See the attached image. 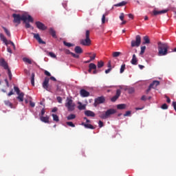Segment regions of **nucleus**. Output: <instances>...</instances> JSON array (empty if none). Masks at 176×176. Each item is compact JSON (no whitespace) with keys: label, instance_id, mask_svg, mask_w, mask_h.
<instances>
[{"label":"nucleus","instance_id":"1","mask_svg":"<svg viewBox=\"0 0 176 176\" xmlns=\"http://www.w3.org/2000/svg\"><path fill=\"white\" fill-rule=\"evenodd\" d=\"M12 17L14 19L13 23L16 24H21V21H23V23H25L27 21L28 23H34V19L31 15L23 14L21 16L20 14H12Z\"/></svg>","mask_w":176,"mask_h":176},{"label":"nucleus","instance_id":"2","mask_svg":"<svg viewBox=\"0 0 176 176\" xmlns=\"http://www.w3.org/2000/svg\"><path fill=\"white\" fill-rule=\"evenodd\" d=\"M168 53V44L158 43V54L160 56H166Z\"/></svg>","mask_w":176,"mask_h":176},{"label":"nucleus","instance_id":"3","mask_svg":"<svg viewBox=\"0 0 176 176\" xmlns=\"http://www.w3.org/2000/svg\"><path fill=\"white\" fill-rule=\"evenodd\" d=\"M65 107L67 108V110L69 111H72L75 110V103L74 102V100H72L71 98H67Z\"/></svg>","mask_w":176,"mask_h":176},{"label":"nucleus","instance_id":"4","mask_svg":"<svg viewBox=\"0 0 176 176\" xmlns=\"http://www.w3.org/2000/svg\"><path fill=\"white\" fill-rule=\"evenodd\" d=\"M114 113H116V110L114 109H109L105 111V113L100 115V118L101 119H108L111 115H114Z\"/></svg>","mask_w":176,"mask_h":176},{"label":"nucleus","instance_id":"5","mask_svg":"<svg viewBox=\"0 0 176 176\" xmlns=\"http://www.w3.org/2000/svg\"><path fill=\"white\" fill-rule=\"evenodd\" d=\"M141 45V36L136 35L135 41L133 40L131 41V47H138Z\"/></svg>","mask_w":176,"mask_h":176},{"label":"nucleus","instance_id":"6","mask_svg":"<svg viewBox=\"0 0 176 176\" xmlns=\"http://www.w3.org/2000/svg\"><path fill=\"white\" fill-rule=\"evenodd\" d=\"M104 102H105V97H98L94 100V106L97 107L98 105H100V104H104Z\"/></svg>","mask_w":176,"mask_h":176},{"label":"nucleus","instance_id":"7","mask_svg":"<svg viewBox=\"0 0 176 176\" xmlns=\"http://www.w3.org/2000/svg\"><path fill=\"white\" fill-rule=\"evenodd\" d=\"M0 67H3V68L7 70L9 69V65H8V62L3 58H0Z\"/></svg>","mask_w":176,"mask_h":176},{"label":"nucleus","instance_id":"8","mask_svg":"<svg viewBox=\"0 0 176 176\" xmlns=\"http://www.w3.org/2000/svg\"><path fill=\"white\" fill-rule=\"evenodd\" d=\"M49 80H50V79L47 77H45L43 82V89L47 90V91H50V90L49 89Z\"/></svg>","mask_w":176,"mask_h":176},{"label":"nucleus","instance_id":"9","mask_svg":"<svg viewBox=\"0 0 176 176\" xmlns=\"http://www.w3.org/2000/svg\"><path fill=\"white\" fill-rule=\"evenodd\" d=\"M36 25L38 30L41 31H45V30H47V27L45 25V24L42 23L41 21H36Z\"/></svg>","mask_w":176,"mask_h":176},{"label":"nucleus","instance_id":"10","mask_svg":"<svg viewBox=\"0 0 176 176\" xmlns=\"http://www.w3.org/2000/svg\"><path fill=\"white\" fill-rule=\"evenodd\" d=\"M120 94H122V91H120V89H117L116 94V96H113L111 98V102H115L118 100V98H119V97H120Z\"/></svg>","mask_w":176,"mask_h":176},{"label":"nucleus","instance_id":"11","mask_svg":"<svg viewBox=\"0 0 176 176\" xmlns=\"http://www.w3.org/2000/svg\"><path fill=\"white\" fill-rule=\"evenodd\" d=\"M33 35H34V38L36 39L38 43H41V45H46V42L43 41L42 38H41V36H39V34L33 33Z\"/></svg>","mask_w":176,"mask_h":176},{"label":"nucleus","instance_id":"12","mask_svg":"<svg viewBox=\"0 0 176 176\" xmlns=\"http://www.w3.org/2000/svg\"><path fill=\"white\" fill-rule=\"evenodd\" d=\"M80 43L83 46H90V45H91V40H90V38H85V39L81 40Z\"/></svg>","mask_w":176,"mask_h":176},{"label":"nucleus","instance_id":"13","mask_svg":"<svg viewBox=\"0 0 176 176\" xmlns=\"http://www.w3.org/2000/svg\"><path fill=\"white\" fill-rule=\"evenodd\" d=\"M80 95L81 97H89L90 96V92L87 91L86 89H80Z\"/></svg>","mask_w":176,"mask_h":176},{"label":"nucleus","instance_id":"14","mask_svg":"<svg viewBox=\"0 0 176 176\" xmlns=\"http://www.w3.org/2000/svg\"><path fill=\"white\" fill-rule=\"evenodd\" d=\"M167 12H168V10H162L161 11H157L156 10H154L153 11V16H157L158 14H164V13H167Z\"/></svg>","mask_w":176,"mask_h":176},{"label":"nucleus","instance_id":"15","mask_svg":"<svg viewBox=\"0 0 176 176\" xmlns=\"http://www.w3.org/2000/svg\"><path fill=\"white\" fill-rule=\"evenodd\" d=\"M85 115L86 116H89L91 118H94V116H96V113H94V112L90 111V110H87L85 111Z\"/></svg>","mask_w":176,"mask_h":176},{"label":"nucleus","instance_id":"16","mask_svg":"<svg viewBox=\"0 0 176 176\" xmlns=\"http://www.w3.org/2000/svg\"><path fill=\"white\" fill-rule=\"evenodd\" d=\"M93 69H97V65H96V64H94V63H90L89 65L88 72L89 74H91V71H93Z\"/></svg>","mask_w":176,"mask_h":176},{"label":"nucleus","instance_id":"17","mask_svg":"<svg viewBox=\"0 0 176 176\" xmlns=\"http://www.w3.org/2000/svg\"><path fill=\"white\" fill-rule=\"evenodd\" d=\"M131 63L133 65H137V64H138V59L137 58V56H135V54L133 55Z\"/></svg>","mask_w":176,"mask_h":176},{"label":"nucleus","instance_id":"18","mask_svg":"<svg viewBox=\"0 0 176 176\" xmlns=\"http://www.w3.org/2000/svg\"><path fill=\"white\" fill-rule=\"evenodd\" d=\"M16 98L17 100H19V101L23 102V101H24V93L20 92L19 94H18V96Z\"/></svg>","mask_w":176,"mask_h":176},{"label":"nucleus","instance_id":"19","mask_svg":"<svg viewBox=\"0 0 176 176\" xmlns=\"http://www.w3.org/2000/svg\"><path fill=\"white\" fill-rule=\"evenodd\" d=\"M50 34L52 35V38H54V39H57V35L56 34V30L53 28H50Z\"/></svg>","mask_w":176,"mask_h":176},{"label":"nucleus","instance_id":"20","mask_svg":"<svg viewBox=\"0 0 176 176\" xmlns=\"http://www.w3.org/2000/svg\"><path fill=\"white\" fill-rule=\"evenodd\" d=\"M82 126H84L85 129H90L91 130H94V129H96L91 124H85V122H82Z\"/></svg>","mask_w":176,"mask_h":176},{"label":"nucleus","instance_id":"21","mask_svg":"<svg viewBox=\"0 0 176 176\" xmlns=\"http://www.w3.org/2000/svg\"><path fill=\"white\" fill-rule=\"evenodd\" d=\"M74 51L77 54H82L83 53V50L80 46H76L74 49Z\"/></svg>","mask_w":176,"mask_h":176},{"label":"nucleus","instance_id":"22","mask_svg":"<svg viewBox=\"0 0 176 176\" xmlns=\"http://www.w3.org/2000/svg\"><path fill=\"white\" fill-rule=\"evenodd\" d=\"M143 40H144L143 45H148L151 43V40H149V36H144L143 37Z\"/></svg>","mask_w":176,"mask_h":176},{"label":"nucleus","instance_id":"23","mask_svg":"<svg viewBox=\"0 0 176 176\" xmlns=\"http://www.w3.org/2000/svg\"><path fill=\"white\" fill-rule=\"evenodd\" d=\"M78 109L80 111H83L86 109V104H82V102H78Z\"/></svg>","mask_w":176,"mask_h":176},{"label":"nucleus","instance_id":"24","mask_svg":"<svg viewBox=\"0 0 176 176\" xmlns=\"http://www.w3.org/2000/svg\"><path fill=\"white\" fill-rule=\"evenodd\" d=\"M2 28L4 30L5 33L6 34L7 36H8V38H10V36H12L10 31L8 30V28H6V27L2 26Z\"/></svg>","mask_w":176,"mask_h":176},{"label":"nucleus","instance_id":"25","mask_svg":"<svg viewBox=\"0 0 176 176\" xmlns=\"http://www.w3.org/2000/svg\"><path fill=\"white\" fill-rule=\"evenodd\" d=\"M160 85V82L157 80H154L151 84V87H157Z\"/></svg>","mask_w":176,"mask_h":176},{"label":"nucleus","instance_id":"26","mask_svg":"<svg viewBox=\"0 0 176 176\" xmlns=\"http://www.w3.org/2000/svg\"><path fill=\"white\" fill-rule=\"evenodd\" d=\"M0 38L1 39V41H3V42H4V43H6V45H8V39H6V37H5V35H3V34H0Z\"/></svg>","mask_w":176,"mask_h":176},{"label":"nucleus","instance_id":"27","mask_svg":"<svg viewBox=\"0 0 176 176\" xmlns=\"http://www.w3.org/2000/svg\"><path fill=\"white\" fill-rule=\"evenodd\" d=\"M40 119L41 122H43L44 123H49V117L47 116L46 117L41 116Z\"/></svg>","mask_w":176,"mask_h":176},{"label":"nucleus","instance_id":"28","mask_svg":"<svg viewBox=\"0 0 176 176\" xmlns=\"http://www.w3.org/2000/svg\"><path fill=\"white\" fill-rule=\"evenodd\" d=\"M31 84H32V86H35V73L32 74Z\"/></svg>","mask_w":176,"mask_h":176},{"label":"nucleus","instance_id":"29","mask_svg":"<svg viewBox=\"0 0 176 176\" xmlns=\"http://www.w3.org/2000/svg\"><path fill=\"white\" fill-rule=\"evenodd\" d=\"M54 122H60V119L58 118V116L57 114H52Z\"/></svg>","mask_w":176,"mask_h":176},{"label":"nucleus","instance_id":"30","mask_svg":"<svg viewBox=\"0 0 176 176\" xmlns=\"http://www.w3.org/2000/svg\"><path fill=\"white\" fill-rule=\"evenodd\" d=\"M126 107H127L126 104H120L117 105L118 109H126Z\"/></svg>","mask_w":176,"mask_h":176},{"label":"nucleus","instance_id":"31","mask_svg":"<svg viewBox=\"0 0 176 176\" xmlns=\"http://www.w3.org/2000/svg\"><path fill=\"white\" fill-rule=\"evenodd\" d=\"M4 104L6 107H10V108H13V104L9 100H4Z\"/></svg>","mask_w":176,"mask_h":176},{"label":"nucleus","instance_id":"32","mask_svg":"<svg viewBox=\"0 0 176 176\" xmlns=\"http://www.w3.org/2000/svg\"><path fill=\"white\" fill-rule=\"evenodd\" d=\"M126 5H127V2L122 1L121 3H118L117 4H115L114 6H116V7H120V6H124Z\"/></svg>","mask_w":176,"mask_h":176},{"label":"nucleus","instance_id":"33","mask_svg":"<svg viewBox=\"0 0 176 176\" xmlns=\"http://www.w3.org/2000/svg\"><path fill=\"white\" fill-rule=\"evenodd\" d=\"M76 118V116L75 114H70L67 117V120H72L73 119H75Z\"/></svg>","mask_w":176,"mask_h":176},{"label":"nucleus","instance_id":"34","mask_svg":"<svg viewBox=\"0 0 176 176\" xmlns=\"http://www.w3.org/2000/svg\"><path fill=\"white\" fill-rule=\"evenodd\" d=\"M124 69H126V64L124 63L121 65V68L120 69V73L123 74V72H124Z\"/></svg>","mask_w":176,"mask_h":176},{"label":"nucleus","instance_id":"35","mask_svg":"<svg viewBox=\"0 0 176 176\" xmlns=\"http://www.w3.org/2000/svg\"><path fill=\"white\" fill-rule=\"evenodd\" d=\"M23 60L24 63H27L28 64H32V61L28 58H23Z\"/></svg>","mask_w":176,"mask_h":176},{"label":"nucleus","instance_id":"36","mask_svg":"<svg viewBox=\"0 0 176 176\" xmlns=\"http://www.w3.org/2000/svg\"><path fill=\"white\" fill-rule=\"evenodd\" d=\"M104 67V61L100 60L98 62V68H102Z\"/></svg>","mask_w":176,"mask_h":176},{"label":"nucleus","instance_id":"37","mask_svg":"<svg viewBox=\"0 0 176 176\" xmlns=\"http://www.w3.org/2000/svg\"><path fill=\"white\" fill-rule=\"evenodd\" d=\"M122 54L120 52H113V57H119Z\"/></svg>","mask_w":176,"mask_h":176},{"label":"nucleus","instance_id":"38","mask_svg":"<svg viewBox=\"0 0 176 176\" xmlns=\"http://www.w3.org/2000/svg\"><path fill=\"white\" fill-rule=\"evenodd\" d=\"M8 74V78L10 80H12V78L13 75L12 74V71H10V69H7Z\"/></svg>","mask_w":176,"mask_h":176},{"label":"nucleus","instance_id":"39","mask_svg":"<svg viewBox=\"0 0 176 176\" xmlns=\"http://www.w3.org/2000/svg\"><path fill=\"white\" fill-rule=\"evenodd\" d=\"M63 44L65 45V46H67V47H72V46H74V44L67 43L66 41H63Z\"/></svg>","mask_w":176,"mask_h":176},{"label":"nucleus","instance_id":"40","mask_svg":"<svg viewBox=\"0 0 176 176\" xmlns=\"http://www.w3.org/2000/svg\"><path fill=\"white\" fill-rule=\"evenodd\" d=\"M14 91H16V94H19L20 93V89L19 88V87H14Z\"/></svg>","mask_w":176,"mask_h":176},{"label":"nucleus","instance_id":"41","mask_svg":"<svg viewBox=\"0 0 176 176\" xmlns=\"http://www.w3.org/2000/svg\"><path fill=\"white\" fill-rule=\"evenodd\" d=\"M146 49V46H142L141 47V52H140V54H144V53H145V50Z\"/></svg>","mask_w":176,"mask_h":176},{"label":"nucleus","instance_id":"42","mask_svg":"<svg viewBox=\"0 0 176 176\" xmlns=\"http://www.w3.org/2000/svg\"><path fill=\"white\" fill-rule=\"evenodd\" d=\"M67 126H69L70 127H75V125L73 122H66Z\"/></svg>","mask_w":176,"mask_h":176},{"label":"nucleus","instance_id":"43","mask_svg":"<svg viewBox=\"0 0 176 176\" xmlns=\"http://www.w3.org/2000/svg\"><path fill=\"white\" fill-rule=\"evenodd\" d=\"M85 38H90V31L89 30H87L85 32Z\"/></svg>","mask_w":176,"mask_h":176},{"label":"nucleus","instance_id":"44","mask_svg":"<svg viewBox=\"0 0 176 176\" xmlns=\"http://www.w3.org/2000/svg\"><path fill=\"white\" fill-rule=\"evenodd\" d=\"M56 100H57L58 102H59V104H62L63 103V98H61L60 96H58L56 98Z\"/></svg>","mask_w":176,"mask_h":176},{"label":"nucleus","instance_id":"45","mask_svg":"<svg viewBox=\"0 0 176 176\" xmlns=\"http://www.w3.org/2000/svg\"><path fill=\"white\" fill-rule=\"evenodd\" d=\"M134 91H135L134 88H129V89H128V93H129V94H133V93H134Z\"/></svg>","mask_w":176,"mask_h":176},{"label":"nucleus","instance_id":"46","mask_svg":"<svg viewBox=\"0 0 176 176\" xmlns=\"http://www.w3.org/2000/svg\"><path fill=\"white\" fill-rule=\"evenodd\" d=\"M120 19L121 21H123L124 20V13L122 12L120 15Z\"/></svg>","mask_w":176,"mask_h":176},{"label":"nucleus","instance_id":"47","mask_svg":"<svg viewBox=\"0 0 176 176\" xmlns=\"http://www.w3.org/2000/svg\"><path fill=\"white\" fill-rule=\"evenodd\" d=\"M162 109H168V106L167 105V104H164L162 105L161 107Z\"/></svg>","mask_w":176,"mask_h":176},{"label":"nucleus","instance_id":"48","mask_svg":"<svg viewBox=\"0 0 176 176\" xmlns=\"http://www.w3.org/2000/svg\"><path fill=\"white\" fill-rule=\"evenodd\" d=\"M23 23L25 24V28H31V25L30 24V23L27 22V21Z\"/></svg>","mask_w":176,"mask_h":176},{"label":"nucleus","instance_id":"49","mask_svg":"<svg viewBox=\"0 0 176 176\" xmlns=\"http://www.w3.org/2000/svg\"><path fill=\"white\" fill-rule=\"evenodd\" d=\"M49 56H50V57L52 58H56V57H57L53 52H49Z\"/></svg>","mask_w":176,"mask_h":176},{"label":"nucleus","instance_id":"50","mask_svg":"<svg viewBox=\"0 0 176 176\" xmlns=\"http://www.w3.org/2000/svg\"><path fill=\"white\" fill-rule=\"evenodd\" d=\"M70 54L74 57V58H79V55L74 54V52L70 53Z\"/></svg>","mask_w":176,"mask_h":176},{"label":"nucleus","instance_id":"51","mask_svg":"<svg viewBox=\"0 0 176 176\" xmlns=\"http://www.w3.org/2000/svg\"><path fill=\"white\" fill-rule=\"evenodd\" d=\"M90 61H93V60L96 59V54H93V56H90Z\"/></svg>","mask_w":176,"mask_h":176},{"label":"nucleus","instance_id":"52","mask_svg":"<svg viewBox=\"0 0 176 176\" xmlns=\"http://www.w3.org/2000/svg\"><path fill=\"white\" fill-rule=\"evenodd\" d=\"M130 115H131V111H127L126 113L124 114V116H130Z\"/></svg>","mask_w":176,"mask_h":176},{"label":"nucleus","instance_id":"53","mask_svg":"<svg viewBox=\"0 0 176 176\" xmlns=\"http://www.w3.org/2000/svg\"><path fill=\"white\" fill-rule=\"evenodd\" d=\"M102 24H105V14L102 16Z\"/></svg>","mask_w":176,"mask_h":176},{"label":"nucleus","instance_id":"54","mask_svg":"<svg viewBox=\"0 0 176 176\" xmlns=\"http://www.w3.org/2000/svg\"><path fill=\"white\" fill-rule=\"evenodd\" d=\"M98 124L100 128L104 127V122H102V121L100 120Z\"/></svg>","mask_w":176,"mask_h":176},{"label":"nucleus","instance_id":"55","mask_svg":"<svg viewBox=\"0 0 176 176\" xmlns=\"http://www.w3.org/2000/svg\"><path fill=\"white\" fill-rule=\"evenodd\" d=\"M30 107H32V108H34V107H35V102L30 100Z\"/></svg>","mask_w":176,"mask_h":176},{"label":"nucleus","instance_id":"56","mask_svg":"<svg viewBox=\"0 0 176 176\" xmlns=\"http://www.w3.org/2000/svg\"><path fill=\"white\" fill-rule=\"evenodd\" d=\"M45 75H46L47 76H51L52 74H50V72H49L48 71L45 70L44 72Z\"/></svg>","mask_w":176,"mask_h":176},{"label":"nucleus","instance_id":"57","mask_svg":"<svg viewBox=\"0 0 176 176\" xmlns=\"http://www.w3.org/2000/svg\"><path fill=\"white\" fill-rule=\"evenodd\" d=\"M166 102H168V104H170V102H171V100L170 99V98H168V96H166Z\"/></svg>","mask_w":176,"mask_h":176},{"label":"nucleus","instance_id":"58","mask_svg":"<svg viewBox=\"0 0 176 176\" xmlns=\"http://www.w3.org/2000/svg\"><path fill=\"white\" fill-rule=\"evenodd\" d=\"M14 93H13V90H11L8 94V97H10V96H13Z\"/></svg>","mask_w":176,"mask_h":176},{"label":"nucleus","instance_id":"59","mask_svg":"<svg viewBox=\"0 0 176 176\" xmlns=\"http://www.w3.org/2000/svg\"><path fill=\"white\" fill-rule=\"evenodd\" d=\"M142 101H146V96H142L141 98Z\"/></svg>","mask_w":176,"mask_h":176},{"label":"nucleus","instance_id":"60","mask_svg":"<svg viewBox=\"0 0 176 176\" xmlns=\"http://www.w3.org/2000/svg\"><path fill=\"white\" fill-rule=\"evenodd\" d=\"M112 70V68H109L108 69L105 70V74H109L111 71Z\"/></svg>","mask_w":176,"mask_h":176},{"label":"nucleus","instance_id":"61","mask_svg":"<svg viewBox=\"0 0 176 176\" xmlns=\"http://www.w3.org/2000/svg\"><path fill=\"white\" fill-rule=\"evenodd\" d=\"M7 52H8V53H10V54H12V49L10 48V47H8Z\"/></svg>","mask_w":176,"mask_h":176},{"label":"nucleus","instance_id":"62","mask_svg":"<svg viewBox=\"0 0 176 176\" xmlns=\"http://www.w3.org/2000/svg\"><path fill=\"white\" fill-rule=\"evenodd\" d=\"M50 79L51 80H54V82H56V81H57V79H56V78H54V77H53V76H51V77L50 78Z\"/></svg>","mask_w":176,"mask_h":176},{"label":"nucleus","instance_id":"63","mask_svg":"<svg viewBox=\"0 0 176 176\" xmlns=\"http://www.w3.org/2000/svg\"><path fill=\"white\" fill-rule=\"evenodd\" d=\"M128 16H129V19H134V15H133V14H128Z\"/></svg>","mask_w":176,"mask_h":176},{"label":"nucleus","instance_id":"64","mask_svg":"<svg viewBox=\"0 0 176 176\" xmlns=\"http://www.w3.org/2000/svg\"><path fill=\"white\" fill-rule=\"evenodd\" d=\"M41 116H43V115H45V109H43L41 110Z\"/></svg>","mask_w":176,"mask_h":176}]
</instances>
